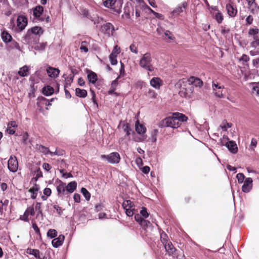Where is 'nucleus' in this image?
Instances as JSON below:
<instances>
[{
  "label": "nucleus",
  "instance_id": "09e8293b",
  "mask_svg": "<svg viewBox=\"0 0 259 259\" xmlns=\"http://www.w3.org/2000/svg\"><path fill=\"white\" fill-rule=\"evenodd\" d=\"M252 87V90L253 92H255L257 95H259V84L257 83L253 82Z\"/></svg>",
  "mask_w": 259,
  "mask_h": 259
},
{
  "label": "nucleus",
  "instance_id": "f03ea898",
  "mask_svg": "<svg viewBox=\"0 0 259 259\" xmlns=\"http://www.w3.org/2000/svg\"><path fill=\"white\" fill-rule=\"evenodd\" d=\"M44 30L41 27L34 26L28 30L25 38L27 43L32 45L39 42L40 36L43 34Z\"/></svg>",
  "mask_w": 259,
  "mask_h": 259
},
{
  "label": "nucleus",
  "instance_id": "774afa93",
  "mask_svg": "<svg viewBox=\"0 0 259 259\" xmlns=\"http://www.w3.org/2000/svg\"><path fill=\"white\" fill-rule=\"evenodd\" d=\"M252 64L254 67L257 68L259 67V57L252 60Z\"/></svg>",
  "mask_w": 259,
  "mask_h": 259
},
{
  "label": "nucleus",
  "instance_id": "cd10ccee",
  "mask_svg": "<svg viewBox=\"0 0 259 259\" xmlns=\"http://www.w3.org/2000/svg\"><path fill=\"white\" fill-rule=\"evenodd\" d=\"M42 93L46 96L52 95L54 92V89L50 85H47L42 88Z\"/></svg>",
  "mask_w": 259,
  "mask_h": 259
},
{
  "label": "nucleus",
  "instance_id": "6e6552de",
  "mask_svg": "<svg viewBox=\"0 0 259 259\" xmlns=\"http://www.w3.org/2000/svg\"><path fill=\"white\" fill-rule=\"evenodd\" d=\"M212 88L213 93L215 96L219 98H224V94L223 93L224 86L221 85L220 83L218 82L213 81L212 84Z\"/></svg>",
  "mask_w": 259,
  "mask_h": 259
},
{
  "label": "nucleus",
  "instance_id": "20e7f679",
  "mask_svg": "<svg viewBox=\"0 0 259 259\" xmlns=\"http://www.w3.org/2000/svg\"><path fill=\"white\" fill-rule=\"evenodd\" d=\"M152 61V59L151 54L147 52L144 54L140 59L139 65L142 68L152 72L154 69L153 66L151 64Z\"/></svg>",
  "mask_w": 259,
  "mask_h": 259
},
{
  "label": "nucleus",
  "instance_id": "ddd939ff",
  "mask_svg": "<svg viewBox=\"0 0 259 259\" xmlns=\"http://www.w3.org/2000/svg\"><path fill=\"white\" fill-rule=\"evenodd\" d=\"M27 24V19L23 15L18 17L17 20V27L20 30H23Z\"/></svg>",
  "mask_w": 259,
  "mask_h": 259
},
{
  "label": "nucleus",
  "instance_id": "69168bd1",
  "mask_svg": "<svg viewBox=\"0 0 259 259\" xmlns=\"http://www.w3.org/2000/svg\"><path fill=\"white\" fill-rule=\"evenodd\" d=\"M164 34L169 39L173 40L175 38V37L172 35L171 32L168 30H166L164 32Z\"/></svg>",
  "mask_w": 259,
  "mask_h": 259
},
{
  "label": "nucleus",
  "instance_id": "7c9ffc66",
  "mask_svg": "<svg viewBox=\"0 0 259 259\" xmlns=\"http://www.w3.org/2000/svg\"><path fill=\"white\" fill-rule=\"evenodd\" d=\"M29 71V69L28 67L26 65H25L20 69L18 73L21 76L25 77V76H27L28 75Z\"/></svg>",
  "mask_w": 259,
  "mask_h": 259
},
{
  "label": "nucleus",
  "instance_id": "bb28decb",
  "mask_svg": "<svg viewBox=\"0 0 259 259\" xmlns=\"http://www.w3.org/2000/svg\"><path fill=\"white\" fill-rule=\"evenodd\" d=\"M77 183L75 181L71 182L66 186L67 193H71L73 192L76 189Z\"/></svg>",
  "mask_w": 259,
  "mask_h": 259
},
{
  "label": "nucleus",
  "instance_id": "a211bd4d",
  "mask_svg": "<svg viewBox=\"0 0 259 259\" xmlns=\"http://www.w3.org/2000/svg\"><path fill=\"white\" fill-rule=\"evenodd\" d=\"M26 253L33 255L36 259H44L42 253L38 249L28 248Z\"/></svg>",
  "mask_w": 259,
  "mask_h": 259
},
{
  "label": "nucleus",
  "instance_id": "423d86ee",
  "mask_svg": "<svg viewBox=\"0 0 259 259\" xmlns=\"http://www.w3.org/2000/svg\"><path fill=\"white\" fill-rule=\"evenodd\" d=\"M122 207L125 211L126 215L128 217L133 215L136 211L135 205L130 200H126L123 202Z\"/></svg>",
  "mask_w": 259,
  "mask_h": 259
},
{
  "label": "nucleus",
  "instance_id": "37998d69",
  "mask_svg": "<svg viewBox=\"0 0 259 259\" xmlns=\"http://www.w3.org/2000/svg\"><path fill=\"white\" fill-rule=\"evenodd\" d=\"M232 126V124L231 123H228L227 122H223L220 125V127L224 130V131H226L228 128L231 127Z\"/></svg>",
  "mask_w": 259,
  "mask_h": 259
},
{
  "label": "nucleus",
  "instance_id": "2eb2a0df",
  "mask_svg": "<svg viewBox=\"0 0 259 259\" xmlns=\"http://www.w3.org/2000/svg\"><path fill=\"white\" fill-rule=\"evenodd\" d=\"M227 13L230 17H234L237 13V10L236 7H234L231 4H228L226 6Z\"/></svg>",
  "mask_w": 259,
  "mask_h": 259
},
{
  "label": "nucleus",
  "instance_id": "de8ad7c7",
  "mask_svg": "<svg viewBox=\"0 0 259 259\" xmlns=\"http://www.w3.org/2000/svg\"><path fill=\"white\" fill-rule=\"evenodd\" d=\"M148 97L150 98L155 99L157 97V94L153 90H149L148 92Z\"/></svg>",
  "mask_w": 259,
  "mask_h": 259
},
{
  "label": "nucleus",
  "instance_id": "9d476101",
  "mask_svg": "<svg viewBox=\"0 0 259 259\" xmlns=\"http://www.w3.org/2000/svg\"><path fill=\"white\" fill-rule=\"evenodd\" d=\"M8 167L12 172H16L18 168V163L15 156H11L8 161Z\"/></svg>",
  "mask_w": 259,
  "mask_h": 259
},
{
  "label": "nucleus",
  "instance_id": "39448f33",
  "mask_svg": "<svg viewBox=\"0 0 259 259\" xmlns=\"http://www.w3.org/2000/svg\"><path fill=\"white\" fill-rule=\"evenodd\" d=\"M228 141V138L227 136H224L222 139L220 140V145L221 146L225 145L228 149V150L232 153L235 154L238 151V147L236 143L233 141H230L224 143L223 141Z\"/></svg>",
  "mask_w": 259,
  "mask_h": 259
},
{
  "label": "nucleus",
  "instance_id": "58836bf2",
  "mask_svg": "<svg viewBox=\"0 0 259 259\" xmlns=\"http://www.w3.org/2000/svg\"><path fill=\"white\" fill-rule=\"evenodd\" d=\"M117 56L116 55H113V54H110L109 55V59L111 62V64L112 65H116L117 63Z\"/></svg>",
  "mask_w": 259,
  "mask_h": 259
},
{
  "label": "nucleus",
  "instance_id": "f3484780",
  "mask_svg": "<svg viewBox=\"0 0 259 259\" xmlns=\"http://www.w3.org/2000/svg\"><path fill=\"white\" fill-rule=\"evenodd\" d=\"M135 128L136 132L139 135H145V134L146 132V128L143 124L140 123L138 119H137L135 123Z\"/></svg>",
  "mask_w": 259,
  "mask_h": 259
},
{
  "label": "nucleus",
  "instance_id": "393cba45",
  "mask_svg": "<svg viewBox=\"0 0 259 259\" xmlns=\"http://www.w3.org/2000/svg\"><path fill=\"white\" fill-rule=\"evenodd\" d=\"M87 77L89 82L93 84H95L98 80L97 74L92 71H90Z\"/></svg>",
  "mask_w": 259,
  "mask_h": 259
},
{
  "label": "nucleus",
  "instance_id": "c9c22d12",
  "mask_svg": "<svg viewBox=\"0 0 259 259\" xmlns=\"http://www.w3.org/2000/svg\"><path fill=\"white\" fill-rule=\"evenodd\" d=\"M158 130L155 129L151 132V140L152 142H156L157 141V135L158 134Z\"/></svg>",
  "mask_w": 259,
  "mask_h": 259
},
{
  "label": "nucleus",
  "instance_id": "f8f14e48",
  "mask_svg": "<svg viewBox=\"0 0 259 259\" xmlns=\"http://www.w3.org/2000/svg\"><path fill=\"white\" fill-rule=\"evenodd\" d=\"M252 182L251 178H247L242 186V191L244 193L249 192L252 188Z\"/></svg>",
  "mask_w": 259,
  "mask_h": 259
},
{
  "label": "nucleus",
  "instance_id": "864d4df0",
  "mask_svg": "<svg viewBox=\"0 0 259 259\" xmlns=\"http://www.w3.org/2000/svg\"><path fill=\"white\" fill-rule=\"evenodd\" d=\"M147 139L146 135H141V137L136 138L134 139V140L137 142H141L145 141Z\"/></svg>",
  "mask_w": 259,
  "mask_h": 259
},
{
  "label": "nucleus",
  "instance_id": "3c124183",
  "mask_svg": "<svg viewBox=\"0 0 259 259\" xmlns=\"http://www.w3.org/2000/svg\"><path fill=\"white\" fill-rule=\"evenodd\" d=\"M250 58L246 54H243L242 56L239 58V61H243L244 62H247L249 60Z\"/></svg>",
  "mask_w": 259,
  "mask_h": 259
},
{
  "label": "nucleus",
  "instance_id": "2f4dec72",
  "mask_svg": "<svg viewBox=\"0 0 259 259\" xmlns=\"http://www.w3.org/2000/svg\"><path fill=\"white\" fill-rule=\"evenodd\" d=\"M259 33V29L257 27L255 28H250L248 30V34L249 36H252L253 38H255L256 37H258Z\"/></svg>",
  "mask_w": 259,
  "mask_h": 259
},
{
  "label": "nucleus",
  "instance_id": "0e129e2a",
  "mask_svg": "<svg viewBox=\"0 0 259 259\" xmlns=\"http://www.w3.org/2000/svg\"><path fill=\"white\" fill-rule=\"evenodd\" d=\"M130 50L131 52L135 53V54L138 53V49L137 47L134 44H132L130 47Z\"/></svg>",
  "mask_w": 259,
  "mask_h": 259
},
{
  "label": "nucleus",
  "instance_id": "473e14b6",
  "mask_svg": "<svg viewBox=\"0 0 259 259\" xmlns=\"http://www.w3.org/2000/svg\"><path fill=\"white\" fill-rule=\"evenodd\" d=\"M75 91L76 95L78 97L84 98L87 95V92L85 90L77 88L76 89Z\"/></svg>",
  "mask_w": 259,
  "mask_h": 259
},
{
  "label": "nucleus",
  "instance_id": "49530a36",
  "mask_svg": "<svg viewBox=\"0 0 259 259\" xmlns=\"http://www.w3.org/2000/svg\"><path fill=\"white\" fill-rule=\"evenodd\" d=\"M120 78V76H119L117 78H116L115 80H114L113 81H112L111 84V87L110 88L113 89H114L115 90H116V88H117V87L118 85V79Z\"/></svg>",
  "mask_w": 259,
  "mask_h": 259
},
{
  "label": "nucleus",
  "instance_id": "4c0bfd02",
  "mask_svg": "<svg viewBox=\"0 0 259 259\" xmlns=\"http://www.w3.org/2000/svg\"><path fill=\"white\" fill-rule=\"evenodd\" d=\"M57 235V232L55 229H50L47 233V236L51 238H55Z\"/></svg>",
  "mask_w": 259,
  "mask_h": 259
},
{
  "label": "nucleus",
  "instance_id": "aec40b11",
  "mask_svg": "<svg viewBox=\"0 0 259 259\" xmlns=\"http://www.w3.org/2000/svg\"><path fill=\"white\" fill-rule=\"evenodd\" d=\"M43 12L44 7L40 5L37 6L33 9V15L34 17L38 19L41 18L40 16Z\"/></svg>",
  "mask_w": 259,
  "mask_h": 259
},
{
  "label": "nucleus",
  "instance_id": "c85d7f7f",
  "mask_svg": "<svg viewBox=\"0 0 259 259\" xmlns=\"http://www.w3.org/2000/svg\"><path fill=\"white\" fill-rule=\"evenodd\" d=\"M163 245L164 246L165 250L169 255H171L174 253L175 251V249L171 242H167Z\"/></svg>",
  "mask_w": 259,
  "mask_h": 259
},
{
  "label": "nucleus",
  "instance_id": "a19ab883",
  "mask_svg": "<svg viewBox=\"0 0 259 259\" xmlns=\"http://www.w3.org/2000/svg\"><path fill=\"white\" fill-rule=\"evenodd\" d=\"M81 192L87 200L90 199L91 197L90 193L88 191V190L85 188H82L81 189Z\"/></svg>",
  "mask_w": 259,
  "mask_h": 259
},
{
  "label": "nucleus",
  "instance_id": "7ed1b4c3",
  "mask_svg": "<svg viewBox=\"0 0 259 259\" xmlns=\"http://www.w3.org/2000/svg\"><path fill=\"white\" fill-rule=\"evenodd\" d=\"M176 85L180 88L179 94L185 98L190 97L192 94L194 88L187 79L183 78L178 81Z\"/></svg>",
  "mask_w": 259,
  "mask_h": 259
},
{
  "label": "nucleus",
  "instance_id": "72a5a7b5",
  "mask_svg": "<svg viewBox=\"0 0 259 259\" xmlns=\"http://www.w3.org/2000/svg\"><path fill=\"white\" fill-rule=\"evenodd\" d=\"M32 45H34V49L35 50L41 51L44 50L46 48L47 44V42L38 43V42L37 44H32Z\"/></svg>",
  "mask_w": 259,
  "mask_h": 259
},
{
  "label": "nucleus",
  "instance_id": "6e6d98bb",
  "mask_svg": "<svg viewBox=\"0 0 259 259\" xmlns=\"http://www.w3.org/2000/svg\"><path fill=\"white\" fill-rule=\"evenodd\" d=\"M140 213L144 218H147L149 215L147 209L145 207L142 208V210L140 211Z\"/></svg>",
  "mask_w": 259,
  "mask_h": 259
},
{
  "label": "nucleus",
  "instance_id": "c756f323",
  "mask_svg": "<svg viewBox=\"0 0 259 259\" xmlns=\"http://www.w3.org/2000/svg\"><path fill=\"white\" fill-rule=\"evenodd\" d=\"M1 36L3 40L5 42H9L11 41L12 39L11 35L9 34L6 30H4L2 32Z\"/></svg>",
  "mask_w": 259,
  "mask_h": 259
},
{
  "label": "nucleus",
  "instance_id": "680f3d73",
  "mask_svg": "<svg viewBox=\"0 0 259 259\" xmlns=\"http://www.w3.org/2000/svg\"><path fill=\"white\" fill-rule=\"evenodd\" d=\"M121 67L120 69V75L119 76H124L125 75V70H124V64L120 61Z\"/></svg>",
  "mask_w": 259,
  "mask_h": 259
},
{
  "label": "nucleus",
  "instance_id": "5701e85b",
  "mask_svg": "<svg viewBox=\"0 0 259 259\" xmlns=\"http://www.w3.org/2000/svg\"><path fill=\"white\" fill-rule=\"evenodd\" d=\"M39 189V186L36 184H34L31 188L29 190V192L31 193V198L33 199H35L37 195V192Z\"/></svg>",
  "mask_w": 259,
  "mask_h": 259
},
{
  "label": "nucleus",
  "instance_id": "bf43d9fd",
  "mask_svg": "<svg viewBox=\"0 0 259 259\" xmlns=\"http://www.w3.org/2000/svg\"><path fill=\"white\" fill-rule=\"evenodd\" d=\"M135 162L139 167L142 166L143 164L142 159L140 157L136 158Z\"/></svg>",
  "mask_w": 259,
  "mask_h": 259
},
{
  "label": "nucleus",
  "instance_id": "8fccbe9b",
  "mask_svg": "<svg viewBox=\"0 0 259 259\" xmlns=\"http://www.w3.org/2000/svg\"><path fill=\"white\" fill-rule=\"evenodd\" d=\"M25 212L28 215H34L35 214V211L33 207H28L25 210Z\"/></svg>",
  "mask_w": 259,
  "mask_h": 259
},
{
  "label": "nucleus",
  "instance_id": "f704fd0d",
  "mask_svg": "<svg viewBox=\"0 0 259 259\" xmlns=\"http://www.w3.org/2000/svg\"><path fill=\"white\" fill-rule=\"evenodd\" d=\"M122 129L123 131L125 133L126 136H128L130 135V131L131 128L129 124L126 123H123L122 124Z\"/></svg>",
  "mask_w": 259,
  "mask_h": 259
},
{
  "label": "nucleus",
  "instance_id": "dca6fc26",
  "mask_svg": "<svg viewBox=\"0 0 259 259\" xmlns=\"http://www.w3.org/2000/svg\"><path fill=\"white\" fill-rule=\"evenodd\" d=\"M187 80L192 86L194 85L197 87H201L203 85V81L198 77L191 76Z\"/></svg>",
  "mask_w": 259,
  "mask_h": 259
},
{
  "label": "nucleus",
  "instance_id": "5fc2aeb1",
  "mask_svg": "<svg viewBox=\"0 0 259 259\" xmlns=\"http://www.w3.org/2000/svg\"><path fill=\"white\" fill-rule=\"evenodd\" d=\"M257 145V141L256 139L252 138L251 141L250 145V148L251 150H254V149L256 147Z\"/></svg>",
  "mask_w": 259,
  "mask_h": 259
},
{
  "label": "nucleus",
  "instance_id": "c03bdc74",
  "mask_svg": "<svg viewBox=\"0 0 259 259\" xmlns=\"http://www.w3.org/2000/svg\"><path fill=\"white\" fill-rule=\"evenodd\" d=\"M230 29L227 28L225 27L221 26V33L225 36V37H227L228 34L230 33Z\"/></svg>",
  "mask_w": 259,
  "mask_h": 259
},
{
  "label": "nucleus",
  "instance_id": "338daca9",
  "mask_svg": "<svg viewBox=\"0 0 259 259\" xmlns=\"http://www.w3.org/2000/svg\"><path fill=\"white\" fill-rule=\"evenodd\" d=\"M73 199L75 202H77V203L80 202V195L77 193H75L73 196Z\"/></svg>",
  "mask_w": 259,
  "mask_h": 259
},
{
  "label": "nucleus",
  "instance_id": "f257e3e1",
  "mask_svg": "<svg viewBox=\"0 0 259 259\" xmlns=\"http://www.w3.org/2000/svg\"><path fill=\"white\" fill-rule=\"evenodd\" d=\"M188 117L185 114H172V116L168 117L162 120L158 126L160 127L177 128L183 122L186 121Z\"/></svg>",
  "mask_w": 259,
  "mask_h": 259
},
{
  "label": "nucleus",
  "instance_id": "4be33fe9",
  "mask_svg": "<svg viewBox=\"0 0 259 259\" xmlns=\"http://www.w3.org/2000/svg\"><path fill=\"white\" fill-rule=\"evenodd\" d=\"M64 240V236L63 235H59L57 238L54 239L52 241V245L54 247H58L61 246Z\"/></svg>",
  "mask_w": 259,
  "mask_h": 259
},
{
  "label": "nucleus",
  "instance_id": "4468645a",
  "mask_svg": "<svg viewBox=\"0 0 259 259\" xmlns=\"http://www.w3.org/2000/svg\"><path fill=\"white\" fill-rule=\"evenodd\" d=\"M150 85L155 89L159 90L160 87L163 85V81L159 77H153L150 81Z\"/></svg>",
  "mask_w": 259,
  "mask_h": 259
},
{
  "label": "nucleus",
  "instance_id": "e433bc0d",
  "mask_svg": "<svg viewBox=\"0 0 259 259\" xmlns=\"http://www.w3.org/2000/svg\"><path fill=\"white\" fill-rule=\"evenodd\" d=\"M214 17L218 23H221L224 20L223 14L219 12L215 13Z\"/></svg>",
  "mask_w": 259,
  "mask_h": 259
},
{
  "label": "nucleus",
  "instance_id": "a878e982",
  "mask_svg": "<svg viewBox=\"0 0 259 259\" xmlns=\"http://www.w3.org/2000/svg\"><path fill=\"white\" fill-rule=\"evenodd\" d=\"M90 46V39L89 40H83L81 42L80 50L81 52L87 53L89 52V47Z\"/></svg>",
  "mask_w": 259,
  "mask_h": 259
},
{
  "label": "nucleus",
  "instance_id": "9b49d317",
  "mask_svg": "<svg viewBox=\"0 0 259 259\" xmlns=\"http://www.w3.org/2000/svg\"><path fill=\"white\" fill-rule=\"evenodd\" d=\"M188 7V4L186 2H183L179 5L174 10L171 12V15L172 17H177L180 15L186 10Z\"/></svg>",
  "mask_w": 259,
  "mask_h": 259
},
{
  "label": "nucleus",
  "instance_id": "e2e57ef3",
  "mask_svg": "<svg viewBox=\"0 0 259 259\" xmlns=\"http://www.w3.org/2000/svg\"><path fill=\"white\" fill-rule=\"evenodd\" d=\"M140 224L143 227L146 228L150 225V223L149 221L143 219V221Z\"/></svg>",
  "mask_w": 259,
  "mask_h": 259
},
{
  "label": "nucleus",
  "instance_id": "79ce46f5",
  "mask_svg": "<svg viewBox=\"0 0 259 259\" xmlns=\"http://www.w3.org/2000/svg\"><path fill=\"white\" fill-rule=\"evenodd\" d=\"M247 3V7L248 8H251L253 7H255L257 5L255 3V0H245Z\"/></svg>",
  "mask_w": 259,
  "mask_h": 259
},
{
  "label": "nucleus",
  "instance_id": "4d7b16f0",
  "mask_svg": "<svg viewBox=\"0 0 259 259\" xmlns=\"http://www.w3.org/2000/svg\"><path fill=\"white\" fill-rule=\"evenodd\" d=\"M167 236L166 234L164 233H162L161 234V240L163 244H165V243H167L168 242L167 240Z\"/></svg>",
  "mask_w": 259,
  "mask_h": 259
},
{
  "label": "nucleus",
  "instance_id": "13d9d810",
  "mask_svg": "<svg viewBox=\"0 0 259 259\" xmlns=\"http://www.w3.org/2000/svg\"><path fill=\"white\" fill-rule=\"evenodd\" d=\"M120 52V48H118L117 46H115L111 54L117 56Z\"/></svg>",
  "mask_w": 259,
  "mask_h": 259
},
{
  "label": "nucleus",
  "instance_id": "052dcab7",
  "mask_svg": "<svg viewBox=\"0 0 259 259\" xmlns=\"http://www.w3.org/2000/svg\"><path fill=\"white\" fill-rule=\"evenodd\" d=\"M42 153H44V154H50V151L49 150V149L47 148V147H45L44 146H41L40 147H39V149Z\"/></svg>",
  "mask_w": 259,
  "mask_h": 259
},
{
  "label": "nucleus",
  "instance_id": "6ab92c4d",
  "mask_svg": "<svg viewBox=\"0 0 259 259\" xmlns=\"http://www.w3.org/2000/svg\"><path fill=\"white\" fill-rule=\"evenodd\" d=\"M102 31L108 35L112 34L114 30L113 25L110 23H106L102 27Z\"/></svg>",
  "mask_w": 259,
  "mask_h": 259
},
{
  "label": "nucleus",
  "instance_id": "412c9836",
  "mask_svg": "<svg viewBox=\"0 0 259 259\" xmlns=\"http://www.w3.org/2000/svg\"><path fill=\"white\" fill-rule=\"evenodd\" d=\"M47 71L50 77L54 78L58 77L60 73L59 69L52 67H49L47 69Z\"/></svg>",
  "mask_w": 259,
  "mask_h": 259
},
{
  "label": "nucleus",
  "instance_id": "603ef678",
  "mask_svg": "<svg viewBox=\"0 0 259 259\" xmlns=\"http://www.w3.org/2000/svg\"><path fill=\"white\" fill-rule=\"evenodd\" d=\"M253 21V17L251 15H249L246 18V25H250L252 24Z\"/></svg>",
  "mask_w": 259,
  "mask_h": 259
},
{
  "label": "nucleus",
  "instance_id": "a18cd8bd",
  "mask_svg": "<svg viewBox=\"0 0 259 259\" xmlns=\"http://www.w3.org/2000/svg\"><path fill=\"white\" fill-rule=\"evenodd\" d=\"M236 178L237 179L238 183L241 184L243 182L245 177L242 173H239L237 175Z\"/></svg>",
  "mask_w": 259,
  "mask_h": 259
},
{
  "label": "nucleus",
  "instance_id": "1a4fd4ad",
  "mask_svg": "<svg viewBox=\"0 0 259 259\" xmlns=\"http://www.w3.org/2000/svg\"><path fill=\"white\" fill-rule=\"evenodd\" d=\"M103 6L112 9L114 12L119 14L121 12L120 7L117 5V0H106L103 2Z\"/></svg>",
  "mask_w": 259,
  "mask_h": 259
},
{
  "label": "nucleus",
  "instance_id": "b1692460",
  "mask_svg": "<svg viewBox=\"0 0 259 259\" xmlns=\"http://www.w3.org/2000/svg\"><path fill=\"white\" fill-rule=\"evenodd\" d=\"M58 194L60 196L65 195L67 194L66 185L61 183L57 187Z\"/></svg>",
  "mask_w": 259,
  "mask_h": 259
},
{
  "label": "nucleus",
  "instance_id": "0eeeda50",
  "mask_svg": "<svg viewBox=\"0 0 259 259\" xmlns=\"http://www.w3.org/2000/svg\"><path fill=\"white\" fill-rule=\"evenodd\" d=\"M101 157L112 164L118 163L120 160V155L117 152H112L108 155H102Z\"/></svg>",
  "mask_w": 259,
  "mask_h": 259
},
{
  "label": "nucleus",
  "instance_id": "ea45409f",
  "mask_svg": "<svg viewBox=\"0 0 259 259\" xmlns=\"http://www.w3.org/2000/svg\"><path fill=\"white\" fill-rule=\"evenodd\" d=\"M253 40L250 42V46L252 48H256L259 46V36L253 38Z\"/></svg>",
  "mask_w": 259,
  "mask_h": 259
}]
</instances>
